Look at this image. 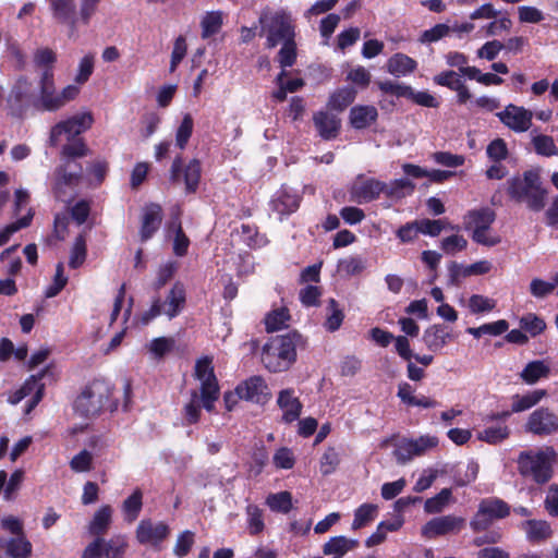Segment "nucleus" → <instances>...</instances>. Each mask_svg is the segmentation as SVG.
Here are the masks:
<instances>
[{
	"instance_id": "obj_24",
	"label": "nucleus",
	"mask_w": 558,
	"mask_h": 558,
	"mask_svg": "<svg viewBox=\"0 0 558 558\" xmlns=\"http://www.w3.org/2000/svg\"><path fill=\"white\" fill-rule=\"evenodd\" d=\"M416 66L414 59L401 52L395 53L387 62V71L397 77L414 72Z\"/></svg>"
},
{
	"instance_id": "obj_19",
	"label": "nucleus",
	"mask_w": 558,
	"mask_h": 558,
	"mask_svg": "<svg viewBox=\"0 0 558 558\" xmlns=\"http://www.w3.org/2000/svg\"><path fill=\"white\" fill-rule=\"evenodd\" d=\"M451 339V332L440 324L428 327L423 335L424 343L434 352L441 350Z\"/></svg>"
},
{
	"instance_id": "obj_63",
	"label": "nucleus",
	"mask_w": 558,
	"mask_h": 558,
	"mask_svg": "<svg viewBox=\"0 0 558 558\" xmlns=\"http://www.w3.org/2000/svg\"><path fill=\"white\" fill-rule=\"evenodd\" d=\"M450 31H451V27L448 26L447 24H436L430 29H426L423 32V34L420 38V41L421 43L437 41V40L444 38L445 36H447Z\"/></svg>"
},
{
	"instance_id": "obj_50",
	"label": "nucleus",
	"mask_w": 558,
	"mask_h": 558,
	"mask_svg": "<svg viewBox=\"0 0 558 558\" xmlns=\"http://www.w3.org/2000/svg\"><path fill=\"white\" fill-rule=\"evenodd\" d=\"M194 121L190 113H186L175 134V144L180 149H184L193 132Z\"/></svg>"
},
{
	"instance_id": "obj_10",
	"label": "nucleus",
	"mask_w": 558,
	"mask_h": 558,
	"mask_svg": "<svg viewBox=\"0 0 558 558\" xmlns=\"http://www.w3.org/2000/svg\"><path fill=\"white\" fill-rule=\"evenodd\" d=\"M524 429L539 437L553 435L558 432V416L548 408H538L529 415Z\"/></svg>"
},
{
	"instance_id": "obj_59",
	"label": "nucleus",
	"mask_w": 558,
	"mask_h": 558,
	"mask_svg": "<svg viewBox=\"0 0 558 558\" xmlns=\"http://www.w3.org/2000/svg\"><path fill=\"white\" fill-rule=\"evenodd\" d=\"M468 241L462 235H450L441 241V248L445 253L453 255L466 248Z\"/></svg>"
},
{
	"instance_id": "obj_36",
	"label": "nucleus",
	"mask_w": 558,
	"mask_h": 558,
	"mask_svg": "<svg viewBox=\"0 0 558 558\" xmlns=\"http://www.w3.org/2000/svg\"><path fill=\"white\" fill-rule=\"evenodd\" d=\"M510 430L506 425L489 426L477 433V438L490 445H496L507 439Z\"/></svg>"
},
{
	"instance_id": "obj_45",
	"label": "nucleus",
	"mask_w": 558,
	"mask_h": 558,
	"mask_svg": "<svg viewBox=\"0 0 558 558\" xmlns=\"http://www.w3.org/2000/svg\"><path fill=\"white\" fill-rule=\"evenodd\" d=\"M202 37L209 38L217 34L222 26V15L220 12H209L202 20Z\"/></svg>"
},
{
	"instance_id": "obj_43",
	"label": "nucleus",
	"mask_w": 558,
	"mask_h": 558,
	"mask_svg": "<svg viewBox=\"0 0 558 558\" xmlns=\"http://www.w3.org/2000/svg\"><path fill=\"white\" fill-rule=\"evenodd\" d=\"M415 185L407 178L398 179L386 184L385 194L389 197L402 198L414 191Z\"/></svg>"
},
{
	"instance_id": "obj_52",
	"label": "nucleus",
	"mask_w": 558,
	"mask_h": 558,
	"mask_svg": "<svg viewBox=\"0 0 558 558\" xmlns=\"http://www.w3.org/2000/svg\"><path fill=\"white\" fill-rule=\"evenodd\" d=\"M534 149L538 155L550 157L558 155V148L551 136L536 135L533 137Z\"/></svg>"
},
{
	"instance_id": "obj_25",
	"label": "nucleus",
	"mask_w": 558,
	"mask_h": 558,
	"mask_svg": "<svg viewBox=\"0 0 558 558\" xmlns=\"http://www.w3.org/2000/svg\"><path fill=\"white\" fill-rule=\"evenodd\" d=\"M495 213L489 208L472 210L465 217V228L472 230H488L495 221Z\"/></svg>"
},
{
	"instance_id": "obj_15",
	"label": "nucleus",
	"mask_w": 558,
	"mask_h": 558,
	"mask_svg": "<svg viewBox=\"0 0 558 558\" xmlns=\"http://www.w3.org/2000/svg\"><path fill=\"white\" fill-rule=\"evenodd\" d=\"M162 221V208L156 203L145 206L140 230L141 241L146 242L159 229Z\"/></svg>"
},
{
	"instance_id": "obj_56",
	"label": "nucleus",
	"mask_w": 558,
	"mask_h": 558,
	"mask_svg": "<svg viewBox=\"0 0 558 558\" xmlns=\"http://www.w3.org/2000/svg\"><path fill=\"white\" fill-rule=\"evenodd\" d=\"M93 454L88 450H82L75 454L70 461V468L72 471L81 473L88 472L92 470Z\"/></svg>"
},
{
	"instance_id": "obj_17",
	"label": "nucleus",
	"mask_w": 558,
	"mask_h": 558,
	"mask_svg": "<svg viewBox=\"0 0 558 558\" xmlns=\"http://www.w3.org/2000/svg\"><path fill=\"white\" fill-rule=\"evenodd\" d=\"M313 122L322 138L330 141L338 136L341 122L337 116L319 111L314 114Z\"/></svg>"
},
{
	"instance_id": "obj_23",
	"label": "nucleus",
	"mask_w": 558,
	"mask_h": 558,
	"mask_svg": "<svg viewBox=\"0 0 558 558\" xmlns=\"http://www.w3.org/2000/svg\"><path fill=\"white\" fill-rule=\"evenodd\" d=\"M4 548L9 558H29L33 553L32 543L25 534L9 539L4 538Z\"/></svg>"
},
{
	"instance_id": "obj_64",
	"label": "nucleus",
	"mask_w": 558,
	"mask_h": 558,
	"mask_svg": "<svg viewBox=\"0 0 558 558\" xmlns=\"http://www.w3.org/2000/svg\"><path fill=\"white\" fill-rule=\"evenodd\" d=\"M505 48V45L499 40H492L484 44L477 50V57L482 59H486L488 61H493L496 59L498 53Z\"/></svg>"
},
{
	"instance_id": "obj_30",
	"label": "nucleus",
	"mask_w": 558,
	"mask_h": 558,
	"mask_svg": "<svg viewBox=\"0 0 558 558\" xmlns=\"http://www.w3.org/2000/svg\"><path fill=\"white\" fill-rule=\"evenodd\" d=\"M546 391L543 389L534 390L524 396H514L511 404V412L518 413L531 409L537 404L544 397Z\"/></svg>"
},
{
	"instance_id": "obj_35",
	"label": "nucleus",
	"mask_w": 558,
	"mask_h": 558,
	"mask_svg": "<svg viewBox=\"0 0 558 558\" xmlns=\"http://www.w3.org/2000/svg\"><path fill=\"white\" fill-rule=\"evenodd\" d=\"M201 398L196 390L191 391V400L183 408V425H192L198 422L201 416Z\"/></svg>"
},
{
	"instance_id": "obj_42",
	"label": "nucleus",
	"mask_w": 558,
	"mask_h": 558,
	"mask_svg": "<svg viewBox=\"0 0 558 558\" xmlns=\"http://www.w3.org/2000/svg\"><path fill=\"white\" fill-rule=\"evenodd\" d=\"M86 239L84 233L76 236L71 250L69 266L73 269L81 267L86 259Z\"/></svg>"
},
{
	"instance_id": "obj_55",
	"label": "nucleus",
	"mask_w": 558,
	"mask_h": 558,
	"mask_svg": "<svg viewBox=\"0 0 558 558\" xmlns=\"http://www.w3.org/2000/svg\"><path fill=\"white\" fill-rule=\"evenodd\" d=\"M496 301L481 294H473L469 300V308L472 313L490 312L495 308Z\"/></svg>"
},
{
	"instance_id": "obj_11",
	"label": "nucleus",
	"mask_w": 558,
	"mask_h": 558,
	"mask_svg": "<svg viewBox=\"0 0 558 558\" xmlns=\"http://www.w3.org/2000/svg\"><path fill=\"white\" fill-rule=\"evenodd\" d=\"M499 118L506 126L514 132H525L532 125V111L515 105H508L504 111L497 112Z\"/></svg>"
},
{
	"instance_id": "obj_26",
	"label": "nucleus",
	"mask_w": 558,
	"mask_h": 558,
	"mask_svg": "<svg viewBox=\"0 0 558 558\" xmlns=\"http://www.w3.org/2000/svg\"><path fill=\"white\" fill-rule=\"evenodd\" d=\"M195 377L201 381V389H206L209 386L211 388L219 387L211 365V359L209 357H203L196 362Z\"/></svg>"
},
{
	"instance_id": "obj_13",
	"label": "nucleus",
	"mask_w": 558,
	"mask_h": 558,
	"mask_svg": "<svg viewBox=\"0 0 558 558\" xmlns=\"http://www.w3.org/2000/svg\"><path fill=\"white\" fill-rule=\"evenodd\" d=\"M240 399L255 403H265L269 399V390L260 376H252L239 384L235 388Z\"/></svg>"
},
{
	"instance_id": "obj_28",
	"label": "nucleus",
	"mask_w": 558,
	"mask_h": 558,
	"mask_svg": "<svg viewBox=\"0 0 558 558\" xmlns=\"http://www.w3.org/2000/svg\"><path fill=\"white\" fill-rule=\"evenodd\" d=\"M50 4L57 20L62 23H70L72 28L75 27V4L73 0H50Z\"/></svg>"
},
{
	"instance_id": "obj_46",
	"label": "nucleus",
	"mask_w": 558,
	"mask_h": 558,
	"mask_svg": "<svg viewBox=\"0 0 558 558\" xmlns=\"http://www.w3.org/2000/svg\"><path fill=\"white\" fill-rule=\"evenodd\" d=\"M520 328L529 332L532 337H536L545 330L546 323L536 314L529 313L521 317Z\"/></svg>"
},
{
	"instance_id": "obj_3",
	"label": "nucleus",
	"mask_w": 558,
	"mask_h": 558,
	"mask_svg": "<svg viewBox=\"0 0 558 558\" xmlns=\"http://www.w3.org/2000/svg\"><path fill=\"white\" fill-rule=\"evenodd\" d=\"M301 341V335L296 331L272 337L263 348L262 362L272 372H284L296 360V347Z\"/></svg>"
},
{
	"instance_id": "obj_44",
	"label": "nucleus",
	"mask_w": 558,
	"mask_h": 558,
	"mask_svg": "<svg viewBox=\"0 0 558 558\" xmlns=\"http://www.w3.org/2000/svg\"><path fill=\"white\" fill-rule=\"evenodd\" d=\"M128 548V543L123 536H113L110 539H105L106 558H124Z\"/></svg>"
},
{
	"instance_id": "obj_21",
	"label": "nucleus",
	"mask_w": 558,
	"mask_h": 558,
	"mask_svg": "<svg viewBox=\"0 0 558 558\" xmlns=\"http://www.w3.org/2000/svg\"><path fill=\"white\" fill-rule=\"evenodd\" d=\"M378 111L374 106H354L350 110V123L356 130L368 128L377 120Z\"/></svg>"
},
{
	"instance_id": "obj_2",
	"label": "nucleus",
	"mask_w": 558,
	"mask_h": 558,
	"mask_svg": "<svg viewBox=\"0 0 558 558\" xmlns=\"http://www.w3.org/2000/svg\"><path fill=\"white\" fill-rule=\"evenodd\" d=\"M557 462L558 453L551 446L521 451L517 459L519 473L541 485L551 480Z\"/></svg>"
},
{
	"instance_id": "obj_39",
	"label": "nucleus",
	"mask_w": 558,
	"mask_h": 558,
	"mask_svg": "<svg viewBox=\"0 0 558 558\" xmlns=\"http://www.w3.org/2000/svg\"><path fill=\"white\" fill-rule=\"evenodd\" d=\"M280 44L282 46L278 51L277 61L281 68H290L295 63L298 56L295 38L288 39Z\"/></svg>"
},
{
	"instance_id": "obj_31",
	"label": "nucleus",
	"mask_w": 558,
	"mask_h": 558,
	"mask_svg": "<svg viewBox=\"0 0 558 558\" xmlns=\"http://www.w3.org/2000/svg\"><path fill=\"white\" fill-rule=\"evenodd\" d=\"M31 89L32 83L26 77H20L10 92L9 104L21 109L23 101L28 99Z\"/></svg>"
},
{
	"instance_id": "obj_62",
	"label": "nucleus",
	"mask_w": 558,
	"mask_h": 558,
	"mask_svg": "<svg viewBox=\"0 0 558 558\" xmlns=\"http://www.w3.org/2000/svg\"><path fill=\"white\" fill-rule=\"evenodd\" d=\"M438 439L435 436H421L417 439H412V449L415 457L423 456L428 450L437 447Z\"/></svg>"
},
{
	"instance_id": "obj_12",
	"label": "nucleus",
	"mask_w": 558,
	"mask_h": 558,
	"mask_svg": "<svg viewBox=\"0 0 558 558\" xmlns=\"http://www.w3.org/2000/svg\"><path fill=\"white\" fill-rule=\"evenodd\" d=\"M170 534V529L165 522L142 520L136 529V538L141 544L158 546Z\"/></svg>"
},
{
	"instance_id": "obj_20",
	"label": "nucleus",
	"mask_w": 558,
	"mask_h": 558,
	"mask_svg": "<svg viewBox=\"0 0 558 558\" xmlns=\"http://www.w3.org/2000/svg\"><path fill=\"white\" fill-rule=\"evenodd\" d=\"M185 303V289L181 282H175L169 291L166 301L161 303L163 314L170 319L174 318Z\"/></svg>"
},
{
	"instance_id": "obj_61",
	"label": "nucleus",
	"mask_w": 558,
	"mask_h": 558,
	"mask_svg": "<svg viewBox=\"0 0 558 558\" xmlns=\"http://www.w3.org/2000/svg\"><path fill=\"white\" fill-rule=\"evenodd\" d=\"M434 160L448 168H457L464 163L465 158L462 155H454L449 151H437L434 154Z\"/></svg>"
},
{
	"instance_id": "obj_41",
	"label": "nucleus",
	"mask_w": 558,
	"mask_h": 558,
	"mask_svg": "<svg viewBox=\"0 0 558 558\" xmlns=\"http://www.w3.org/2000/svg\"><path fill=\"white\" fill-rule=\"evenodd\" d=\"M266 504L272 511L288 513L292 508V496L289 492L270 494L266 499Z\"/></svg>"
},
{
	"instance_id": "obj_9",
	"label": "nucleus",
	"mask_w": 558,
	"mask_h": 558,
	"mask_svg": "<svg viewBox=\"0 0 558 558\" xmlns=\"http://www.w3.org/2000/svg\"><path fill=\"white\" fill-rule=\"evenodd\" d=\"M92 123L93 117L89 112L76 114L65 121H61L51 129L49 144L57 146L62 134H65L66 138L71 141L76 135L89 129Z\"/></svg>"
},
{
	"instance_id": "obj_7",
	"label": "nucleus",
	"mask_w": 558,
	"mask_h": 558,
	"mask_svg": "<svg viewBox=\"0 0 558 558\" xmlns=\"http://www.w3.org/2000/svg\"><path fill=\"white\" fill-rule=\"evenodd\" d=\"M510 513V506L502 499L492 497L483 499L477 512L470 522V526L474 532L486 531L495 520H500L508 517Z\"/></svg>"
},
{
	"instance_id": "obj_51",
	"label": "nucleus",
	"mask_w": 558,
	"mask_h": 558,
	"mask_svg": "<svg viewBox=\"0 0 558 558\" xmlns=\"http://www.w3.org/2000/svg\"><path fill=\"white\" fill-rule=\"evenodd\" d=\"M412 448V439L401 438L395 442L393 456L399 464H405L415 457Z\"/></svg>"
},
{
	"instance_id": "obj_32",
	"label": "nucleus",
	"mask_w": 558,
	"mask_h": 558,
	"mask_svg": "<svg viewBox=\"0 0 558 558\" xmlns=\"http://www.w3.org/2000/svg\"><path fill=\"white\" fill-rule=\"evenodd\" d=\"M549 372L544 361H533L526 364L520 376L526 384H535L538 379L548 377Z\"/></svg>"
},
{
	"instance_id": "obj_57",
	"label": "nucleus",
	"mask_w": 558,
	"mask_h": 558,
	"mask_svg": "<svg viewBox=\"0 0 558 558\" xmlns=\"http://www.w3.org/2000/svg\"><path fill=\"white\" fill-rule=\"evenodd\" d=\"M72 142L64 145L62 156L66 159H75L87 155L88 149L82 138H73Z\"/></svg>"
},
{
	"instance_id": "obj_58",
	"label": "nucleus",
	"mask_w": 558,
	"mask_h": 558,
	"mask_svg": "<svg viewBox=\"0 0 558 558\" xmlns=\"http://www.w3.org/2000/svg\"><path fill=\"white\" fill-rule=\"evenodd\" d=\"M486 154L494 162H500L508 157L507 144L502 138L492 141L486 149Z\"/></svg>"
},
{
	"instance_id": "obj_27",
	"label": "nucleus",
	"mask_w": 558,
	"mask_h": 558,
	"mask_svg": "<svg viewBox=\"0 0 558 558\" xmlns=\"http://www.w3.org/2000/svg\"><path fill=\"white\" fill-rule=\"evenodd\" d=\"M112 517V508L110 506H102L94 514L89 523L88 531L96 537H101L110 526Z\"/></svg>"
},
{
	"instance_id": "obj_47",
	"label": "nucleus",
	"mask_w": 558,
	"mask_h": 558,
	"mask_svg": "<svg viewBox=\"0 0 558 558\" xmlns=\"http://www.w3.org/2000/svg\"><path fill=\"white\" fill-rule=\"evenodd\" d=\"M300 199L296 195L282 192L275 201L274 208L281 215L290 214L299 208Z\"/></svg>"
},
{
	"instance_id": "obj_60",
	"label": "nucleus",
	"mask_w": 558,
	"mask_h": 558,
	"mask_svg": "<svg viewBox=\"0 0 558 558\" xmlns=\"http://www.w3.org/2000/svg\"><path fill=\"white\" fill-rule=\"evenodd\" d=\"M193 544L194 533L191 531H184L178 536L173 551L178 557H184L190 553Z\"/></svg>"
},
{
	"instance_id": "obj_40",
	"label": "nucleus",
	"mask_w": 558,
	"mask_h": 558,
	"mask_svg": "<svg viewBox=\"0 0 558 558\" xmlns=\"http://www.w3.org/2000/svg\"><path fill=\"white\" fill-rule=\"evenodd\" d=\"M142 499V490L137 488L123 501V511L128 521L133 522L137 519L143 506Z\"/></svg>"
},
{
	"instance_id": "obj_38",
	"label": "nucleus",
	"mask_w": 558,
	"mask_h": 558,
	"mask_svg": "<svg viewBox=\"0 0 558 558\" xmlns=\"http://www.w3.org/2000/svg\"><path fill=\"white\" fill-rule=\"evenodd\" d=\"M183 178L185 183V191L187 193H194L201 180V163L197 159H193L184 168Z\"/></svg>"
},
{
	"instance_id": "obj_8",
	"label": "nucleus",
	"mask_w": 558,
	"mask_h": 558,
	"mask_svg": "<svg viewBox=\"0 0 558 558\" xmlns=\"http://www.w3.org/2000/svg\"><path fill=\"white\" fill-rule=\"evenodd\" d=\"M54 183L52 193L58 201L70 203L75 195V189L83 178L82 166L77 170L71 169V162L65 161L64 165L58 167L54 171Z\"/></svg>"
},
{
	"instance_id": "obj_4",
	"label": "nucleus",
	"mask_w": 558,
	"mask_h": 558,
	"mask_svg": "<svg viewBox=\"0 0 558 558\" xmlns=\"http://www.w3.org/2000/svg\"><path fill=\"white\" fill-rule=\"evenodd\" d=\"M112 395V387L104 379H95L88 384L74 401L75 412L85 418L98 416L102 411L114 412L118 402L109 401Z\"/></svg>"
},
{
	"instance_id": "obj_22",
	"label": "nucleus",
	"mask_w": 558,
	"mask_h": 558,
	"mask_svg": "<svg viewBox=\"0 0 558 558\" xmlns=\"http://www.w3.org/2000/svg\"><path fill=\"white\" fill-rule=\"evenodd\" d=\"M359 541L347 538L345 536L331 537L323 546V553L326 556H333V558H342L348 551L357 547Z\"/></svg>"
},
{
	"instance_id": "obj_49",
	"label": "nucleus",
	"mask_w": 558,
	"mask_h": 558,
	"mask_svg": "<svg viewBox=\"0 0 558 558\" xmlns=\"http://www.w3.org/2000/svg\"><path fill=\"white\" fill-rule=\"evenodd\" d=\"M170 229H172L175 232L174 243H173V252L177 256H184L187 252L190 240L183 232V229L181 227V222L177 220H173L170 223Z\"/></svg>"
},
{
	"instance_id": "obj_18",
	"label": "nucleus",
	"mask_w": 558,
	"mask_h": 558,
	"mask_svg": "<svg viewBox=\"0 0 558 558\" xmlns=\"http://www.w3.org/2000/svg\"><path fill=\"white\" fill-rule=\"evenodd\" d=\"M461 524L462 520L452 515L434 518L426 523V525L423 529V533L427 537L446 535L456 530H459Z\"/></svg>"
},
{
	"instance_id": "obj_5",
	"label": "nucleus",
	"mask_w": 558,
	"mask_h": 558,
	"mask_svg": "<svg viewBox=\"0 0 558 558\" xmlns=\"http://www.w3.org/2000/svg\"><path fill=\"white\" fill-rule=\"evenodd\" d=\"M259 36H266V47L272 49L280 43L295 38L292 16L284 10H263L258 17Z\"/></svg>"
},
{
	"instance_id": "obj_33",
	"label": "nucleus",
	"mask_w": 558,
	"mask_h": 558,
	"mask_svg": "<svg viewBox=\"0 0 558 558\" xmlns=\"http://www.w3.org/2000/svg\"><path fill=\"white\" fill-rule=\"evenodd\" d=\"M385 190H386L385 183L374 180V179H371V180L363 182L356 189L355 193H356V196L360 198V202L361 201L371 202V201L377 198L380 195V193H385Z\"/></svg>"
},
{
	"instance_id": "obj_54",
	"label": "nucleus",
	"mask_w": 558,
	"mask_h": 558,
	"mask_svg": "<svg viewBox=\"0 0 558 558\" xmlns=\"http://www.w3.org/2000/svg\"><path fill=\"white\" fill-rule=\"evenodd\" d=\"M340 463V456L335 448H328L320 459V472L329 475L336 471Z\"/></svg>"
},
{
	"instance_id": "obj_6",
	"label": "nucleus",
	"mask_w": 558,
	"mask_h": 558,
	"mask_svg": "<svg viewBox=\"0 0 558 558\" xmlns=\"http://www.w3.org/2000/svg\"><path fill=\"white\" fill-rule=\"evenodd\" d=\"M80 88L68 85L60 93L56 92L52 69H45L39 81V96L33 106L39 111H57L76 98Z\"/></svg>"
},
{
	"instance_id": "obj_16",
	"label": "nucleus",
	"mask_w": 558,
	"mask_h": 558,
	"mask_svg": "<svg viewBox=\"0 0 558 558\" xmlns=\"http://www.w3.org/2000/svg\"><path fill=\"white\" fill-rule=\"evenodd\" d=\"M277 404L283 412L282 421L284 423L289 424L299 420L303 405L299 398L294 396L293 389L281 390L278 395Z\"/></svg>"
},
{
	"instance_id": "obj_14",
	"label": "nucleus",
	"mask_w": 558,
	"mask_h": 558,
	"mask_svg": "<svg viewBox=\"0 0 558 558\" xmlns=\"http://www.w3.org/2000/svg\"><path fill=\"white\" fill-rule=\"evenodd\" d=\"M47 377L51 378V380L54 379L51 366H47L37 375H32L29 379H27L21 387L26 396H29L34 392V396L28 403L27 412H31L41 401L44 397L45 384H40L39 381Z\"/></svg>"
},
{
	"instance_id": "obj_37",
	"label": "nucleus",
	"mask_w": 558,
	"mask_h": 558,
	"mask_svg": "<svg viewBox=\"0 0 558 558\" xmlns=\"http://www.w3.org/2000/svg\"><path fill=\"white\" fill-rule=\"evenodd\" d=\"M378 507L373 504H363L354 512V520L352 523L353 530H360L369 522H372L377 514Z\"/></svg>"
},
{
	"instance_id": "obj_34",
	"label": "nucleus",
	"mask_w": 558,
	"mask_h": 558,
	"mask_svg": "<svg viewBox=\"0 0 558 558\" xmlns=\"http://www.w3.org/2000/svg\"><path fill=\"white\" fill-rule=\"evenodd\" d=\"M527 538L531 542H542L551 535L550 525L543 520H527L525 522Z\"/></svg>"
},
{
	"instance_id": "obj_1",
	"label": "nucleus",
	"mask_w": 558,
	"mask_h": 558,
	"mask_svg": "<svg viewBox=\"0 0 558 558\" xmlns=\"http://www.w3.org/2000/svg\"><path fill=\"white\" fill-rule=\"evenodd\" d=\"M509 197L519 204H525L532 211H541L546 206L547 189L543 186L538 168L517 174L506 182Z\"/></svg>"
},
{
	"instance_id": "obj_53",
	"label": "nucleus",
	"mask_w": 558,
	"mask_h": 558,
	"mask_svg": "<svg viewBox=\"0 0 558 558\" xmlns=\"http://www.w3.org/2000/svg\"><path fill=\"white\" fill-rule=\"evenodd\" d=\"M246 514L248 517V529L252 535L259 534L264 527L263 511L256 505H248L246 507Z\"/></svg>"
},
{
	"instance_id": "obj_48",
	"label": "nucleus",
	"mask_w": 558,
	"mask_h": 558,
	"mask_svg": "<svg viewBox=\"0 0 558 558\" xmlns=\"http://www.w3.org/2000/svg\"><path fill=\"white\" fill-rule=\"evenodd\" d=\"M290 319V314L287 308H278L269 313L265 318L266 330L272 332L286 326Z\"/></svg>"
},
{
	"instance_id": "obj_29",
	"label": "nucleus",
	"mask_w": 558,
	"mask_h": 558,
	"mask_svg": "<svg viewBox=\"0 0 558 558\" xmlns=\"http://www.w3.org/2000/svg\"><path fill=\"white\" fill-rule=\"evenodd\" d=\"M356 97V89L351 86H345L337 89L329 97L328 107L332 110L343 111L349 107Z\"/></svg>"
}]
</instances>
